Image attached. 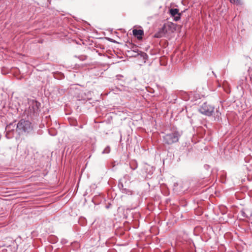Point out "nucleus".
<instances>
[{
    "mask_svg": "<svg viewBox=\"0 0 252 252\" xmlns=\"http://www.w3.org/2000/svg\"><path fill=\"white\" fill-rule=\"evenodd\" d=\"M167 32V31L166 26L164 24L162 27L160 28L159 31L155 34L154 37L156 38H161L164 36Z\"/></svg>",
    "mask_w": 252,
    "mask_h": 252,
    "instance_id": "20e7f679",
    "label": "nucleus"
},
{
    "mask_svg": "<svg viewBox=\"0 0 252 252\" xmlns=\"http://www.w3.org/2000/svg\"><path fill=\"white\" fill-rule=\"evenodd\" d=\"M133 34L137 37L138 39H141L142 36L144 34V32L143 30H133Z\"/></svg>",
    "mask_w": 252,
    "mask_h": 252,
    "instance_id": "423d86ee",
    "label": "nucleus"
},
{
    "mask_svg": "<svg viewBox=\"0 0 252 252\" xmlns=\"http://www.w3.org/2000/svg\"><path fill=\"white\" fill-rule=\"evenodd\" d=\"M214 107L208 104L207 103H204L200 107L199 112L206 116H211L214 112Z\"/></svg>",
    "mask_w": 252,
    "mask_h": 252,
    "instance_id": "7ed1b4c3",
    "label": "nucleus"
},
{
    "mask_svg": "<svg viewBox=\"0 0 252 252\" xmlns=\"http://www.w3.org/2000/svg\"><path fill=\"white\" fill-rule=\"evenodd\" d=\"M17 128L20 132H30L32 129V124L29 121L21 120L17 125Z\"/></svg>",
    "mask_w": 252,
    "mask_h": 252,
    "instance_id": "f03ea898",
    "label": "nucleus"
},
{
    "mask_svg": "<svg viewBox=\"0 0 252 252\" xmlns=\"http://www.w3.org/2000/svg\"><path fill=\"white\" fill-rule=\"evenodd\" d=\"M245 160L246 162L251 163L250 160H252V158H251V156H248L245 158Z\"/></svg>",
    "mask_w": 252,
    "mask_h": 252,
    "instance_id": "1a4fd4ad",
    "label": "nucleus"
},
{
    "mask_svg": "<svg viewBox=\"0 0 252 252\" xmlns=\"http://www.w3.org/2000/svg\"><path fill=\"white\" fill-rule=\"evenodd\" d=\"M171 15L174 17L175 21H177L180 18V15L179 13V9L177 8H173L170 10Z\"/></svg>",
    "mask_w": 252,
    "mask_h": 252,
    "instance_id": "39448f33",
    "label": "nucleus"
},
{
    "mask_svg": "<svg viewBox=\"0 0 252 252\" xmlns=\"http://www.w3.org/2000/svg\"><path fill=\"white\" fill-rule=\"evenodd\" d=\"M33 109L34 112H35V111H36L37 110L38 107H37L36 102L35 103V105L33 106Z\"/></svg>",
    "mask_w": 252,
    "mask_h": 252,
    "instance_id": "9d476101",
    "label": "nucleus"
},
{
    "mask_svg": "<svg viewBox=\"0 0 252 252\" xmlns=\"http://www.w3.org/2000/svg\"><path fill=\"white\" fill-rule=\"evenodd\" d=\"M110 152V148L109 146H107L103 151L102 154H108Z\"/></svg>",
    "mask_w": 252,
    "mask_h": 252,
    "instance_id": "0eeeda50",
    "label": "nucleus"
},
{
    "mask_svg": "<svg viewBox=\"0 0 252 252\" xmlns=\"http://www.w3.org/2000/svg\"><path fill=\"white\" fill-rule=\"evenodd\" d=\"M181 134L179 132L175 130L163 136V142L166 144L171 145L177 142Z\"/></svg>",
    "mask_w": 252,
    "mask_h": 252,
    "instance_id": "f257e3e1",
    "label": "nucleus"
},
{
    "mask_svg": "<svg viewBox=\"0 0 252 252\" xmlns=\"http://www.w3.org/2000/svg\"><path fill=\"white\" fill-rule=\"evenodd\" d=\"M230 2L233 4H241V0H229Z\"/></svg>",
    "mask_w": 252,
    "mask_h": 252,
    "instance_id": "6e6552de",
    "label": "nucleus"
}]
</instances>
